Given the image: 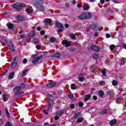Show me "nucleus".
Returning <instances> with one entry per match:
<instances>
[{
  "label": "nucleus",
  "mask_w": 126,
  "mask_h": 126,
  "mask_svg": "<svg viewBox=\"0 0 126 126\" xmlns=\"http://www.w3.org/2000/svg\"><path fill=\"white\" fill-rule=\"evenodd\" d=\"M92 18L91 13H83L78 16V19H81L82 20H85L86 19H90Z\"/></svg>",
  "instance_id": "f257e3e1"
},
{
  "label": "nucleus",
  "mask_w": 126,
  "mask_h": 126,
  "mask_svg": "<svg viewBox=\"0 0 126 126\" xmlns=\"http://www.w3.org/2000/svg\"><path fill=\"white\" fill-rule=\"evenodd\" d=\"M13 7L17 10H22L23 8L26 7V4L24 3H16L13 4Z\"/></svg>",
  "instance_id": "f03ea898"
},
{
  "label": "nucleus",
  "mask_w": 126,
  "mask_h": 126,
  "mask_svg": "<svg viewBox=\"0 0 126 126\" xmlns=\"http://www.w3.org/2000/svg\"><path fill=\"white\" fill-rule=\"evenodd\" d=\"M41 59H43L42 55H39L38 57H37L36 55H33L32 56V63H33V64H35L36 63L39 62V60H41Z\"/></svg>",
  "instance_id": "7ed1b4c3"
},
{
  "label": "nucleus",
  "mask_w": 126,
  "mask_h": 126,
  "mask_svg": "<svg viewBox=\"0 0 126 126\" xmlns=\"http://www.w3.org/2000/svg\"><path fill=\"white\" fill-rule=\"evenodd\" d=\"M20 90H21V88L20 86H17L13 89V92L15 93V95H20V94H21Z\"/></svg>",
  "instance_id": "20e7f679"
},
{
  "label": "nucleus",
  "mask_w": 126,
  "mask_h": 126,
  "mask_svg": "<svg viewBox=\"0 0 126 126\" xmlns=\"http://www.w3.org/2000/svg\"><path fill=\"white\" fill-rule=\"evenodd\" d=\"M18 63V57L16 56L14 58V60L13 61V62L12 63L11 67V68H14L17 65V63Z\"/></svg>",
  "instance_id": "39448f33"
},
{
  "label": "nucleus",
  "mask_w": 126,
  "mask_h": 126,
  "mask_svg": "<svg viewBox=\"0 0 126 126\" xmlns=\"http://www.w3.org/2000/svg\"><path fill=\"white\" fill-rule=\"evenodd\" d=\"M91 49H92V51H93V52H99L101 48H100V46H99L92 45L91 46Z\"/></svg>",
  "instance_id": "423d86ee"
},
{
  "label": "nucleus",
  "mask_w": 126,
  "mask_h": 126,
  "mask_svg": "<svg viewBox=\"0 0 126 126\" xmlns=\"http://www.w3.org/2000/svg\"><path fill=\"white\" fill-rule=\"evenodd\" d=\"M51 106H52V102H51V101L49 100L47 103V110H43V113H44L45 115H48V114H49V112H48V111H50V110H51Z\"/></svg>",
  "instance_id": "0eeeda50"
},
{
  "label": "nucleus",
  "mask_w": 126,
  "mask_h": 126,
  "mask_svg": "<svg viewBox=\"0 0 126 126\" xmlns=\"http://www.w3.org/2000/svg\"><path fill=\"white\" fill-rule=\"evenodd\" d=\"M70 42L66 40H63L62 41V45H64L66 48H68V47H70Z\"/></svg>",
  "instance_id": "6e6552de"
},
{
  "label": "nucleus",
  "mask_w": 126,
  "mask_h": 126,
  "mask_svg": "<svg viewBox=\"0 0 126 126\" xmlns=\"http://www.w3.org/2000/svg\"><path fill=\"white\" fill-rule=\"evenodd\" d=\"M8 46L11 52H14V44L12 42H9L8 43Z\"/></svg>",
  "instance_id": "1a4fd4ad"
},
{
  "label": "nucleus",
  "mask_w": 126,
  "mask_h": 126,
  "mask_svg": "<svg viewBox=\"0 0 126 126\" xmlns=\"http://www.w3.org/2000/svg\"><path fill=\"white\" fill-rule=\"evenodd\" d=\"M55 26L57 27V28H63V29H64V27H63V25L59 22H57L55 23Z\"/></svg>",
  "instance_id": "9d476101"
},
{
  "label": "nucleus",
  "mask_w": 126,
  "mask_h": 126,
  "mask_svg": "<svg viewBox=\"0 0 126 126\" xmlns=\"http://www.w3.org/2000/svg\"><path fill=\"white\" fill-rule=\"evenodd\" d=\"M17 20L19 21H24L25 20V17L21 15H18L17 16Z\"/></svg>",
  "instance_id": "9b49d317"
},
{
  "label": "nucleus",
  "mask_w": 126,
  "mask_h": 126,
  "mask_svg": "<svg viewBox=\"0 0 126 126\" xmlns=\"http://www.w3.org/2000/svg\"><path fill=\"white\" fill-rule=\"evenodd\" d=\"M56 85H57V83L51 82V83L46 84V87H48V88H52V87L56 86Z\"/></svg>",
  "instance_id": "f8f14e48"
},
{
  "label": "nucleus",
  "mask_w": 126,
  "mask_h": 126,
  "mask_svg": "<svg viewBox=\"0 0 126 126\" xmlns=\"http://www.w3.org/2000/svg\"><path fill=\"white\" fill-rule=\"evenodd\" d=\"M62 55L61 53H56L55 54L51 55V58H60Z\"/></svg>",
  "instance_id": "ddd939ff"
},
{
  "label": "nucleus",
  "mask_w": 126,
  "mask_h": 126,
  "mask_svg": "<svg viewBox=\"0 0 126 126\" xmlns=\"http://www.w3.org/2000/svg\"><path fill=\"white\" fill-rule=\"evenodd\" d=\"M92 30H95V31H98V30H99V27H98V26H97V24H95L92 25Z\"/></svg>",
  "instance_id": "4468645a"
},
{
  "label": "nucleus",
  "mask_w": 126,
  "mask_h": 126,
  "mask_svg": "<svg viewBox=\"0 0 126 126\" xmlns=\"http://www.w3.org/2000/svg\"><path fill=\"white\" fill-rule=\"evenodd\" d=\"M35 34H36V32H35V31H32L28 34V37H30V38H33V37L35 36Z\"/></svg>",
  "instance_id": "2eb2a0df"
},
{
  "label": "nucleus",
  "mask_w": 126,
  "mask_h": 126,
  "mask_svg": "<svg viewBox=\"0 0 126 126\" xmlns=\"http://www.w3.org/2000/svg\"><path fill=\"white\" fill-rule=\"evenodd\" d=\"M64 114V110L61 109L60 111L56 112V115L57 116H63V114Z\"/></svg>",
  "instance_id": "dca6fc26"
},
{
  "label": "nucleus",
  "mask_w": 126,
  "mask_h": 126,
  "mask_svg": "<svg viewBox=\"0 0 126 126\" xmlns=\"http://www.w3.org/2000/svg\"><path fill=\"white\" fill-rule=\"evenodd\" d=\"M6 26L9 29H13V27H14V25L10 23H7L6 24Z\"/></svg>",
  "instance_id": "f3484780"
},
{
  "label": "nucleus",
  "mask_w": 126,
  "mask_h": 126,
  "mask_svg": "<svg viewBox=\"0 0 126 126\" xmlns=\"http://www.w3.org/2000/svg\"><path fill=\"white\" fill-rule=\"evenodd\" d=\"M44 22L47 24H50V23H52V22H53V21L50 18H46L44 20Z\"/></svg>",
  "instance_id": "a211bd4d"
},
{
  "label": "nucleus",
  "mask_w": 126,
  "mask_h": 126,
  "mask_svg": "<svg viewBox=\"0 0 126 126\" xmlns=\"http://www.w3.org/2000/svg\"><path fill=\"white\" fill-rule=\"evenodd\" d=\"M14 72H11L8 77V79H12L14 77Z\"/></svg>",
  "instance_id": "6ab92c4d"
},
{
  "label": "nucleus",
  "mask_w": 126,
  "mask_h": 126,
  "mask_svg": "<svg viewBox=\"0 0 126 126\" xmlns=\"http://www.w3.org/2000/svg\"><path fill=\"white\" fill-rule=\"evenodd\" d=\"M5 111L6 113V117H7L8 119H9V118H10V114H9V112H8V109L7 108L5 109Z\"/></svg>",
  "instance_id": "aec40b11"
},
{
  "label": "nucleus",
  "mask_w": 126,
  "mask_h": 126,
  "mask_svg": "<svg viewBox=\"0 0 126 126\" xmlns=\"http://www.w3.org/2000/svg\"><path fill=\"white\" fill-rule=\"evenodd\" d=\"M116 123H117V119H114V120L110 121V122L109 123V125H110V126H114V125H115V124H116Z\"/></svg>",
  "instance_id": "412c9836"
},
{
  "label": "nucleus",
  "mask_w": 126,
  "mask_h": 126,
  "mask_svg": "<svg viewBox=\"0 0 126 126\" xmlns=\"http://www.w3.org/2000/svg\"><path fill=\"white\" fill-rule=\"evenodd\" d=\"M49 100H50V102H51V104H53V102H54L55 98L53 96V95L51 94H49Z\"/></svg>",
  "instance_id": "4be33fe9"
},
{
  "label": "nucleus",
  "mask_w": 126,
  "mask_h": 126,
  "mask_svg": "<svg viewBox=\"0 0 126 126\" xmlns=\"http://www.w3.org/2000/svg\"><path fill=\"white\" fill-rule=\"evenodd\" d=\"M28 71H29V70L28 69H27L23 71V72L22 73V75L23 77H24V76H26V73H27V72H28Z\"/></svg>",
  "instance_id": "5701e85b"
},
{
  "label": "nucleus",
  "mask_w": 126,
  "mask_h": 126,
  "mask_svg": "<svg viewBox=\"0 0 126 126\" xmlns=\"http://www.w3.org/2000/svg\"><path fill=\"white\" fill-rule=\"evenodd\" d=\"M98 94L99 96H100L102 97L104 96V91L102 90H99L98 92Z\"/></svg>",
  "instance_id": "b1692460"
},
{
  "label": "nucleus",
  "mask_w": 126,
  "mask_h": 126,
  "mask_svg": "<svg viewBox=\"0 0 126 126\" xmlns=\"http://www.w3.org/2000/svg\"><path fill=\"white\" fill-rule=\"evenodd\" d=\"M81 114V113H80V112H78V113H76L73 116L74 119H77V118H78V117H79V116H80Z\"/></svg>",
  "instance_id": "393cba45"
},
{
  "label": "nucleus",
  "mask_w": 126,
  "mask_h": 126,
  "mask_svg": "<svg viewBox=\"0 0 126 126\" xmlns=\"http://www.w3.org/2000/svg\"><path fill=\"white\" fill-rule=\"evenodd\" d=\"M83 120H84V118L82 117L79 118L77 119V123H78V124H80L83 122Z\"/></svg>",
  "instance_id": "a878e982"
},
{
  "label": "nucleus",
  "mask_w": 126,
  "mask_h": 126,
  "mask_svg": "<svg viewBox=\"0 0 126 126\" xmlns=\"http://www.w3.org/2000/svg\"><path fill=\"white\" fill-rule=\"evenodd\" d=\"M91 97V95L90 94H87L86 95L85 97H84V100L85 101H88V100H89V99H90Z\"/></svg>",
  "instance_id": "bb28decb"
},
{
  "label": "nucleus",
  "mask_w": 126,
  "mask_h": 126,
  "mask_svg": "<svg viewBox=\"0 0 126 126\" xmlns=\"http://www.w3.org/2000/svg\"><path fill=\"white\" fill-rule=\"evenodd\" d=\"M49 40L51 43H54L57 41V38L54 37H51L50 38Z\"/></svg>",
  "instance_id": "cd10ccee"
},
{
  "label": "nucleus",
  "mask_w": 126,
  "mask_h": 126,
  "mask_svg": "<svg viewBox=\"0 0 126 126\" xmlns=\"http://www.w3.org/2000/svg\"><path fill=\"white\" fill-rule=\"evenodd\" d=\"M2 100L4 101V102H6V101H7V98L5 94L2 95Z\"/></svg>",
  "instance_id": "c85d7f7f"
},
{
  "label": "nucleus",
  "mask_w": 126,
  "mask_h": 126,
  "mask_svg": "<svg viewBox=\"0 0 126 126\" xmlns=\"http://www.w3.org/2000/svg\"><path fill=\"white\" fill-rule=\"evenodd\" d=\"M26 12L27 13H32L33 12V9H26Z\"/></svg>",
  "instance_id": "c756f323"
},
{
  "label": "nucleus",
  "mask_w": 126,
  "mask_h": 126,
  "mask_svg": "<svg viewBox=\"0 0 126 126\" xmlns=\"http://www.w3.org/2000/svg\"><path fill=\"white\" fill-rule=\"evenodd\" d=\"M101 72L104 76H107V73L106 72V69H104L101 70Z\"/></svg>",
  "instance_id": "7c9ffc66"
},
{
  "label": "nucleus",
  "mask_w": 126,
  "mask_h": 126,
  "mask_svg": "<svg viewBox=\"0 0 126 126\" xmlns=\"http://www.w3.org/2000/svg\"><path fill=\"white\" fill-rule=\"evenodd\" d=\"M69 36L71 39H75V38H76V36L73 33H70Z\"/></svg>",
  "instance_id": "2f4dec72"
},
{
  "label": "nucleus",
  "mask_w": 126,
  "mask_h": 126,
  "mask_svg": "<svg viewBox=\"0 0 126 126\" xmlns=\"http://www.w3.org/2000/svg\"><path fill=\"white\" fill-rule=\"evenodd\" d=\"M85 80V78H84V77H79V81H81V82H83V81H84Z\"/></svg>",
  "instance_id": "473e14b6"
},
{
  "label": "nucleus",
  "mask_w": 126,
  "mask_h": 126,
  "mask_svg": "<svg viewBox=\"0 0 126 126\" xmlns=\"http://www.w3.org/2000/svg\"><path fill=\"white\" fill-rule=\"evenodd\" d=\"M112 85H114V86H117V85H118V81L113 80L112 81Z\"/></svg>",
  "instance_id": "72a5a7b5"
},
{
  "label": "nucleus",
  "mask_w": 126,
  "mask_h": 126,
  "mask_svg": "<svg viewBox=\"0 0 126 126\" xmlns=\"http://www.w3.org/2000/svg\"><path fill=\"white\" fill-rule=\"evenodd\" d=\"M71 89L72 90H75V89H76V86H75V85H74V84H72L71 85Z\"/></svg>",
  "instance_id": "f704fd0d"
},
{
  "label": "nucleus",
  "mask_w": 126,
  "mask_h": 126,
  "mask_svg": "<svg viewBox=\"0 0 126 126\" xmlns=\"http://www.w3.org/2000/svg\"><path fill=\"white\" fill-rule=\"evenodd\" d=\"M116 47V46H115V45L112 44L109 47V49L111 51H113V49H115V48Z\"/></svg>",
  "instance_id": "c9c22d12"
},
{
  "label": "nucleus",
  "mask_w": 126,
  "mask_h": 126,
  "mask_svg": "<svg viewBox=\"0 0 126 126\" xmlns=\"http://www.w3.org/2000/svg\"><path fill=\"white\" fill-rule=\"evenodd\" d=\"M93 58L94 60H97V59H99V55H98V54H94L93 55Z\"/></svg>",
  "instance_id": "e433bc0d"
},
{
  "label": "nucleus",
  "mask_w": 126,
  "mask_h": 126,
  "mask_svg": "<svg viewBox=\"0 0 126 126\" xmlns=\"http://www.w3.org/2000/svg\"><path fill=\"white\" fill-rule=\"evenodd\" d=\"M90 7L89 5H86L84 7V10H89Z\"/></svg>",
  "instance_id": "4c0bfd02"
},
{
  "label": "nucleus",
  "mask_w": 126,
  "mask_h": 126,
  "mask_svg": "<svg viewBox=\"0 0 126 126\" xmlns=\"http://www.w3.org/2000/svg\"><path fill=\"white\" fill-rule=\"evenodd\" d=\"M68 97L70 99H73V94L71 93L69 94Z\"/></svg>",
  "instance_id": "58836bf2"
},
{
  "label": "nucleus",
  "mask_w": 126,
  "mask_h": 126,
  "mask_svg": "<svg viewBox=\"0 0 126 126\" xmlns=\"http://www.w3.org/2000/svg\"><path fill=\"white\" fill-rule=\"evenodd\" d=\"M63 29H64L59 28V29H58V30L57 31L58 33H62V32L63 31Z\"/></svg>",
  "instance_id": "ea45409f"
},
{
  "label": "nucleus",
  "mask_w": 126,
  "mask_h": 126,
  "mask_svg": "<svg viewBox=\"0 0 126 126\" xmlns=\"http://www.w3.org/2000/svg\"><path fill=\"white\" fill-rule=\"evenodd\" d=\"M126 64V60L125 59H122L121 61V64L124 65V64Z\"/></svg>",
  "instance_id": "a19ab883"
},
{
  "label": "nucleus",
  "mask_w": 126,
  "mask_h": 126,
  "mask_svg": "<svg viewBox=\"0 0 126 126\" xmlns=\"http://www.w3.org/2000/svg\"><path fill=\"white\" fill-rule=\"evenodd\" d=\"M5 126H13V125H11V124H10V122H7L5 124Z\"/></svg>",
  "instance_id": "79ce46f5"
},
{
  "label": "nucleus",
  "mask_w": 126,
  "mask_h": 126,
  "mask_svg": "<svg viewBox=\"0 0 126 126\" xmlns=\"http://www.w3.org/2000/svg\"><path fill=\"white\" fill-rule=\"evenodd\" d=\"M102 114H108V110L104 109L102 111Z\"/></svg>",
  "instance_id": "37998d69"
},
{
  "label": "nucleus",
  "mask_w": 126,
  "mask_h": 126,
  "mask_svg": "<svg viewBox=\"0 0 126 126\" xmlns=\"http://www.w3.org/2000/svg\"><path fill=\"white\" fill-rule=\"evenodd\" d=\"M8 70H6L4 72L1 73V75H5L7 73Z\"/></svg>",
  "instance_id": "c03bdc74"
},
{
  "label": "nucleus",
  "mask_w": 126,
  "mask_h": 126,
  "mask_svg": "<svg viewBox=\"0 0 126 126\" xmlns=\"http://www.w3.org/2000/svg\"><path fill=\"white\" fill-rule=\"evenodd\" d=\"M108 11L109 12H110V13H114V10H113V9H112L111 8H108Z\"/></svg>",
  "instance_id": "a18cd8bd"
},
{
  "label": "nucleus",
  "mask_w": 126,
  "mask_h": 126,
  "mask_svg": "<svg viewBox=\"0 0 126 126\" xmlns=\"http://www.w3.org/2000/svg\"><path fill=\"white\" fill-rule=\"evenodd\" d=\"M106 94L107 95H111V94H112V91L110 90L106 91Z\"/></svg>",
  "instance_id": "49530a36"
},
{
  "label": "nucleus",
  "mask_w": 126,
  "mask_h": 126,
  "mask_svg": "<svg viewBox=\"0 0 126 126\" xmlns=\"http://www.w3.org/2000/svg\"><path fill=\"white\" fill-rule=\"evenodd\" d=\"M99 72H100V70L96 69V70L94 71L95 74H99Z\"/></svg>",
  "instance_id": "de8ad7c7"
},
{
  "label": "nucleus",
  "mask_w": 126,
  "mask_h": 126,
  "mask_svg": "<svg viewBox=\"0 0 126 126\" xmlns=\"http://www.w3.org/2000/svg\"><path fill=\"white\" fill-rule=\"evenodd\" d=\"M78 105H79V107H83V102H79L78 103Z\"/></svg>",
  "instance_id": "09e8293b"
},
{
  "label": "nucleus",
  "mask_w": 126,
  "mask_h": 126,
  "mask_svg": "<svg viewBox=\"0 0 126 126\" xmlns=\"http://www.w3.org/2000/svg\"><path fill=\"white\" fill-rule=\"evenodd\" d=\"M23 63H27V59L25 58L23 61Z\"/></svg>",
  "instance_id": "8fccbe9b"
},
{
  "label": "nucleus",
  "mask_w": 126,
  "mask_h": 126,
  "mask_svg": "<svg viewBox=\"0 0 126 126\" xmlns=\"http://www.w3.org/2000/svg\"><path fill=\"white\" fill-rule=\"evenodd\" d=\"M60 119V117H59L58 116H56L54 117V120L55 121H58V120Z\"/></svg>",
  "instance_id": "3c124183"
},
{
  "label": "nucleus",
  "mask_w": 126,
  "mask_h": 126,
  "mask_svg": "<svg viewBox=\"0 0 126 126\" xmlns=\"http://www.w3.org/2000/svg\"><path fill=\"white\" fill-rule=\"evenodd\" d=\"M36 49L37 50H40V49H41V46H40V45H36Z\"/></svg>",
  "instance_id": "603ef678"
},
{
  "label": "nucleus",
  "mask_w": 126,
  "mask_h": 126,
  "mask_svg": "<svg viewBox=\"0 0 126 126\" xmlns=\"http://www.w3.org/2000/svg\"><path fill=\"white\" fill-rule=\"evenodd\" d=\"M70 108H71V109H74V108H75V106H74V104H71L70 105Z\"/></svg>",
  "instance_id": "864d4df0"
},
{
  "label": "nucleus",
  "mask_w": 126,
  "mask_h": 126,
  "mask_svg": "<svg viewBox=\"0 0 126 126\" xmlns=\"http://www.w3.org/2000/svg\"><path fill=\"white\" fill-rule=\"evenodd\" d=\"M20 87H23V88H24V87H25V84H24V83H21Z\"/></svg>",
  "instance_id": "5fc2aeb1"
},
{
  "label": "nucleus",
  "mask_w": 126,
  "mask_h": 126,
  "mask_svg": "<svg viewBox=\"0 0 126 126\" xmlns=\"http://www.w3.org/2000/svg\"><path fill=\"white\" fill-rule=\"evenodd\" d=\"M45 31H41L40 34L41 35H45Z\"/></svg>",
  "instance_id": "6e6d98bb"
},
{
  "label": "nucleus",
  "mask_w": 126,
  "mask_h": 126,
  "mask_svg": "<svg viewBox=\"0 0 126 126\" xmlns=\"http://www.w3.org/2000/svg\"><path fill=\"white\" fill-rule=\"evenodd\" d=\"M106 38H110L111 34H110V33H107L106 34Z\"/></svg>",
  "instance_id": "4d7b16f0"
},
{
  "label": "nucleus",
  "mask_w": 126,
  "mask_h": 126,
  "mask_svg": "<svg viewBox=\"0 0 126 126\" xmlns=\"http://www.w3.org/2000/svg\"><path fill=\"white\" fill-rule=\"evenodd\" d=\"M100 2L101 4H104L105 3V0H100Z\"/></svg>",
  "instance_id": "13d9d810"
},
{
  "label": "nucleus",
  "mask_w": 126,
  "mask_h": 126,
  "mask_svg": "<svg viewBox=\"0 0 126 126\" xmlns=\"http://www.w3.org/2000/svg\"><path fill=\"white\" fill-rule=\"evenodd\" d=\"M77 7L80 8L82 6V3H79L77 5Z\"/></svg>",
  "instance_id": "bf43d9fd"
},
{
  "label": "nucleus",
  "mask_w": 126,
  "mask_h": 126,
  "mask_svg": "<svg viewBox=\"0 0 126 126\" xmlns=\"http://www.w3.org/2000/svg\"><path fill=\"white\" fill-rule=\"evenodd\" d=\"M117 101H119V103H121V101H122V100H123V98L121 97V98L117 99Z\"/></svg>",
  "instance_id": "052dcab7"
},
{
  "label": "nucleus",
  "mask_w": 126,
  "mask_h": 126,
  "mask_svg": "<svg viewBox=\"0 0 126 126\" xmlns=\"http://www.w3.org/2000/svg\"><path fill=\"white\" fill-rule=\"evenodd\" d=\"M64 27H65V28H68V27H69V25H68V24H65L64 25Z\"/></svg>",
  "instance_id": "680f3d73"
},
{
  "label": "nucleus",
  "mask_w": 126,
  "mask_h": 126,
  "mask_svg": "<svg viewBox=\"0 0 126 126\" xmlns=\"http://www.w3.org/2000/svg\"><path fill=\"white\" fill-rule=\"evenodd\" d=\"M42 28H40V27H37V31H41Z\"/></svg>",
  "instance_id": "e2e57ef3"
},
{
  "label": "nucleus",
  "mask_w": 126,
  "mask_h": 126,
  "mask_svg": "<svg viewBox=\"0 0 126 126\" xmlns=\"http://www.w3.org/2000/svg\"><path fill=\"white\" fill-rule=\"evenodd\" d=\"M104 83H105L104 82H103V81L99 82L100 85H104Z\"/></svg>",
  "instance_id": "0e129e2a"
},
{
  "label": "nucleus",
  "mask_w": 126,
  "mask_h": 126,
  "mask_svg": "<svg viewBox=\"0 0 126 126\" xmlns=\"http://www.w3.org/2000/svg\"><path fill=\"white\" fill-rule=\"evenodd\" d=\"M93 98L94 100H97V96L96 95H94L93 96Z\"/></svg>",
  "instance_id": "69168bd1"
},
{
  "label": "nucleus",
  "mask_w": 126,
  "mask_h": 126,
  "mask_svg": "<svg viewBox=\"0 0 126 126\" xmlns=\"http://www.w3.org/2000/svg\"><path fill=\"white\" fill-rule=\"evenodd\" d=\"M25 37V35H20V37L21 38V39H23L24 38V37Z\"/></svg>",
  "instance_id": "338daca9"
},
{
  "label": "nucleus",
  "mask_w": 126,
  "mask_h": 126,
  "mask_svg": "<svg viewBox=\"0 0 126 126\" xmlns=\"http://www.w3.org/2000/svg\"><path fill=\"white\" fill-rule=\"evenodd\" d=\"M98 32H95L94 34V37H98Z\"/></svg>",
  "instance_id": "774afa93"
}]
</instances>
